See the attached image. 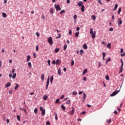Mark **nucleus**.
<instances>
[{
	"mask_svg": "<svg viewBox=\"0 0 125 125\" xmlns=\"http://www.w3.org/2000/svg\"><path fill=\"white\" fill-rule=\"evenodd\" d=\"M41 18H42V19H44L45 18L44 15H42Z\"/></svg>",
	"mask_w": 125,
	"mask_h": 125,
	"instance_id": "nucleus-59",
	"label": "nucleus"
},
{
	"mask_svg": "<svg viewBox=\"0 0 125 125\" xmlns=\"http://www.w3.org/2000/svg\"><path fill=\"white\" fill-rule=\"evenodd\" d=\"M20 109L21 110H23L24 113H25V114H26L27 113V111H26L25 109H23V108H20Z\"/></svg>",
	"mask_w": 125,
	"mask_h": 125,
	"instance_id": "nucleus-39",
	"label": "nucleus"
},
{
	"mask_svg": "<svg viewBox=\"0 0 125 125\" xmlns=\"http://www.w3.org/2000/svg\"><path fill=\"white\" fill-rule=\"evenodd\" d=\"M87 73V69H85L84 71H83V75H85V74H86Z\"/></svg>",
	"mask_w": 125,
	"mask_h": 125,
	"instance_id": "nucleus-25",
	"label": "nucleus"
},
{
	"mask_svg": "<svg viewBox=\"0 0 125 125\" xmlns=\"http://www.w3.org/2000/svg\"><path fill=\"white\" fill-rule=\"evenodd\" d=\"M123 23V21H122L121 19H118V26H120V25H122Z\"/></svg>",
	"mask_w": 125,
	"mask_h": 125,
	"instance_id": "nucleus-8",
	"label": "nucleus"
},
{
	"mask_svg": "<svg viewBox=\"0 0 125 125\" xmlns=\"http://www.w3.org/2000/svg\"><path fill=\"white\" fill-rule=\"evenodd\" d=\"M86 98V94L85 93H83V99L84 100H85V99Z\"/></svg>",
	"mask_w": 125,
	"mask_h": 125,
	"instance_id": "nucleus-16",
	"label": "nucleus"
},
{
	"mask_svg": "<svg viewBox=\"0 0 125 125\" xmlns=\"http://www.w3.org/2000/svg\"><path fill=\"white\" fill-rule=\"evenodd\" d=\"M48 98V97L46 96V95H45L43 96V100H46V99H47Z\"/></svg>",
	"mask_w": 125,
	"mask_h": 125,
	"instance_id": "nucleus-21",
	"label": "nucleus"
},
{
	"mask_svg": "<svg viewBox=\"0 0 125 125\" xmlns=\"http://www.w3.org/2000/svg\"><path fill=\"white\" fill-rule=\"evenodd\" d=\"M41 79L42 81H44V74H42L41 75Z\"/></svg>",
	"mask_w": 125,
	"mask_h": 125,
	"instance_id": "nucleus-20",
	"label": "nucleus"
},
{
	"mask_svg": "<svg viewBox=\"0 0 125 125\" xmlns=\"http://www.w3.org/2000/svg\"><path fill=\"white\" fill-rule=\"evenodd\" d=\"M61 108L62 109V110H66V107H65V106H64V105L63 104L61 105Z\"/></svg>",
	"mask_w": 125,
	"mask_h": 125,
	"instance_id": "nucleus-28",
	"label": "nucleus"
},
{
	"mask_svg": "<svg viewBox=\"0 0 125 125\" xmlns=\"http://www.w3.org/2000/svg\"><path fill=\"white\" fill-rule=\"evenodd\" d=\"M40 109L42 112V116H44L45 115V109H43V107L42 106L40 107Z\"/></svg>",
	"mask_w": 125,
	"mask_h": 125,
	"instance_id": "nucleus-3",
	"label": "nucleus"
},
{
	"mask_svg": "<svg viewBox=\"0 0 125 125\" xmlns=\"http://www.w3.org/2000/svg\"><path fill=\"white\" fill-rule=\"evenodd\" d=\"M58 37H56L57 39H60V38H61V34H60V33L58 34Z\"/></svg>",
	"mask_w": 125,
	"mask_h": 125,
	"instance_id": "nucleus-48",
	"label": "nucleus"
},
{
	"mask_svg": "<svg viewBox=\"0 0 125 125\" xmlns=\"http://www.w3.org/2000/svg\"><path fill=\"white\" fill-rule=\"evenodd\" d=\"M123 67H124V65H121V68H120L119 73H122V72H123Z\"/></svg>",
	"mask_w": 125,
	"mask_h": 125,
	"instance_id": "nucleus-26",
	"label": "nucleus"
},
{
	"mask_svg": "<svg viewBox=\"0 0 125 125\" xmlns=\"http://www.w3.org/2000/svg\"><path fill=\"white\" fill-rule=\"evenodd\" d=\"M83 48L84 49H87V45H86V44H84V45H83Z\"/></svg>",
	"mask_w": 125,
	"mask_h": 125,
	"instance_id": "nucleus-13",
	"label": "nucleus"
},
{
	"mask_svg": "<svg viewBox=\"0 0 125 125\" xmlns=\"http://www.w3.org/2000/svg\"><path fill=\"white\" fill-rule=\"evenodd\" d=\"M111 121H112V119H110L109 120H107V123L109 124V123H111Z\"/></svg>",
	"mask_w": 125,
	"mask_h": 125,
	"instance_id": "nucleus-53",
	"label": "nucleus"
},
{
	"mask_svg": "<svg viewBox=\"0 0 125 125\" xmlns=\"http://www.w3.org/2000/svg\"><path fill=\"white\" fill-rule=\"evenodd\" d=\"M70 102H70L69 100H68V101H67L66 102V104H67V105H68V104H70Z\"/></svg>",
	"mask_w": 125,
	"mask_h": 125,
	"instance_id": "nucleus-54",
	"label": "nucleus"
},
{
	"mask_svg": "<svg viewBox=\"0 0 125 125\" xmlns=\"http://www.w3.org/2000/svg\"><path fill=\"white\" fill-rule=\"evenodd\" d=\"M11 83H7L5 85V87H8V86H10Z\"/></svg>",
	"mask_w": 125,
	"mask_h": 125,
	"instance_id": "nucleus-24",
	"label": "nucleus"
},
{
	"mask_svg": "<svg viewBox=\"0 0 125 125\" xmlns=\"http://www.w3.org/2000/svg\"><path fill=\"white\" fill-rule=\"evenodd\" d=\"M53 12H54L53 9V8H51L50 9V13H51V14H53Z\"/></svg>",
	"mask_w": 125,
	"mask_h": 125,
	"instance_id": "nucleus-35",
	"label": "nucleus"
},
{
	"mask_svg": "<svg viewBox=\"0 0 125 125\" xmlns=\"http://www.w3.org/2000/svg\"><path fill=\"white\" fill-rule=\"evenodd\" d=\"M59 50H60V49H59V48H56L55 49V52H56V53H57V52H58Z\"/></svg>",
	"mask_w": 125,
	"mask_h": 125,
	"instance_id": "nucleus-27",
	"label": "nucleus"
},
{
	"mask_svg": "<svg viewBox=\"0 0 125 125\" xmlns=\"http://www.w3.org/2000/svg\"><path fill=\"white\" fill-rule=\"evenodd\" d=\"M19 86V84H16V86L15 87V90H17V88H18Z\"/></svg>",
	"mask_w": 125,
	"mask_h": 125,
	"instance_id": "nucleus-32",
	"label": "nucleus"
},
{
	"mask_svg": "<svg viewBox=\"0 0 125 125\" xmlns=\"http://www.w3.org/2000/svg\"><path fill=\"white\" fill-rule=\"evenodd\" d=\"M72 94H73V95H77V94H78V93H77V92L74 91L72 92Z\"/></svg>",
	"mask_w": 125,
	"mask_h": 125,
	"instance_id": "nucleus-40",
	"label": "nucleus"
},
{
	"mask_svg": "<svg viewBox=\"0 0 125 125\" xmlns=\"http://www.w3.org/2000/svg\"><path fill=\"white\" fill-rule=\"evenodd\" d=\"M48 42H49V43L51 44V45H52V44H53V41H52V37H49L48 39Z\"/></svg>",
	"mask_w": 125,
	"mask_h": 125,
	"instance_id": "nucleus-5",
	"label": "nucleus"
},
{
	"mask_svg": "<svg viewBox=\"0 0 125 125\" xmlns=\"http://www.w3.org/2000/svg\"><path fill=\"white\" fill-rule=\"evenodd\" d=\"M36 36H37L38 37H40V34L38 32H37Z\"/></svg>",
	"mask_w": 125,
	"mask_h": 125,
	"instance_id": "nucleus-61",
	"label": "nucleus"
},
{
	"mask_svg": "<svg viewBox=\"0 0 125 125\" xmlns=\"http://www.w3.org/2000/svg\"><path fill=\"white\" fill-rule=\"evenodd\" d=\"M13 79H15L16 78V73H14L12 76Z\"/></svg>",
	"mask_w": 125,
	"mask_h": 125,
	"instance_id": "nucleus-37",
	"label": "nucleus"
},
{
	"mask_svg": "<svg viewBox=\"0 0 125 125\" xmlns=\"http://www.w3.org/2000/svg\"><path fill=\"white\" fill-rule=\"evenodd\" d=\"M83 81H86V77H84L83 78Z\"/></svg>",
	"mask_w": 125,
	"mask_h": 125,
	"instance_id": "nucleus-63",
	"label": "nucleus"
},
{
	"mask_svg": "<svg viewBox=\"0 0 125 125\" xmlns=\"http://www.w3.org/2000/svg\"><path fill=\"white\" fill-rule=\"evenodd\" d=\"M79 34H80V32H76V33H75V36H76V37H79Z\"/></svg>",
	"mask_w": 125,
	"mask_h": 125,
	"instance_id": "nucleus-38",
	"label": "nucleus"
},
{
	"mask_svg": "<svg viewBox=\"0 0 125 125\" xmlns=\"http://www.w3.org/2000/svg\"><path fill=\"white\" fill-rule=\"evenodd\" d=\"M58 102H59V99H57L56 100V102H55V103H58Z\"/></svg>",
	"mask_w": 125,
	"mask_h": 125,
	"instance_id": "nucleus-55",
	"label": "nucleus"
},
{
	"mask_svg": "<svg viewBox=\"0 0 125 125\" xmlns=\"http://www.w3.org/2000/svg\"><path fill=\"white\" fill-rule=\"evenodd\" d=\"M105 55H106V53L104 52H103V60H105Z\"/></svg>",
	"mask_w": 125,
	"mask_h": 125,
	"instance_id": "nucleus-17",
	"label": "nucleus"
},
{
	"mask_svg": "<svg viewBox=\"0 0 125 125\" xmlns=\"http://www.w3.org/2000/svg\"><path fill=\"white\" fill-rule=\"evenodd\" d=\"M55 120L57 121L58 120V117H57V113H55Z\"/></svg>",
	"mask_w": 125,
	"mask_h": 125,
	"instance_id": "nucleus-43",
	"label": "nucleus"
},
{
	"mask_svg": "<svg viewBox=\"0 0 125 125\" xmlns=\"http://www.w3.org/2000/svg\"><path fill=\"white\" fill-rule=\"evenodd\" d=\"M64 97V95H62V96L60 97V99H63Z\"/></svg>",
	"mask_w": 125,
	"mask_h": 125,
	"instance_id": "nucleus-51",
	"label": "nucleus"
},
{
	"mask_svg": "<svg viewBox=\"0 0 125 125\" xmlns=\"http://www.w3.org/2000/svg\"><path fill=\"white\" fill-rule=\"evenodd\" d=\"M119 92H120V90L115 91L113 92L110 95V96H111V97H113V96H115V95H117V94H118V93H119Z\"/></svg>",
	"mask_w": 125,
	"mask_h": 125,
	"instance_id": "nucleus-6",
	"label": "nucleus"
},
{
	"mask_svg": "<svg viewBox=\"0 0 125 125\" xmlns=\"http://www.w3.org/2000/svg\"><path fill=\"white\" fill-rule=\"evenodd\" d=\"M46 125H50V122H49V121L46 122Z\"/></svg>",
	"mask_w": 125,
	"mask_h": 125,
	"instance_id": "nucleus-52",
	"label": "nucleus"
},
{
	"mask_svg": "<svg viewBox=\"0 0 125 125\" xmlns=\"http://www.w3.org/2000/svg\"><path fill=\"white\" fill-rule=\"evenodd\" d=\"M70 111L69 112L68 114H69V115H71V116H73V115H74V114H75V108H74V107H72L70 108Z\"/></svg>",
	"mask_w": 125,
	"mask_h": 125,
	"instance_id": "nucleus-2",
	"label": "nucleus"
},
{
	"mask_svg": "<svg viewBox=\"0 0 125 125\" xmlns=\"http://www.w3.org/2000/svg\"><path fill=\"white\" fill-rule=\"evenodd\" d=\"M117 8H118V4H115V7L113 9V11L117 10Z\"/></svg>",
	"mask_w": 125,
	"mask_h": 125,
	"instance_id": "nucleus-15",
	"label": "nucleus"
},
{
	"mask_svg": "<svg viewBox=\"0 0 125 125\" xmlns=\"http://www.w3.org/2000/svg\"><path fill=\"white\" fill-rule=\"evenodd\" d=\"M83 94V91H79V94L80 95H81V94Z\"/></svg>",
	"mask_w": 125,
	"mask_h": 125,
	"instance_id": "nucleus-62",
	"label": "nucleus"
},
{
	"mask_svg": "<svg viewBox=\"0 0 125 125\" xmlns=\"http://www.w3.org/2000/svg\"><path fill=\"white\" fill-rule=\"evenodd\" d=\"M65 12V10H62L60 12V14H63Z\"/></svg>",
	"mask_w": 125,
	"mask_h": 125,
	"instance_id": "nucleus-45",
	"label": "nucleus"
},
{
	"mask_svg": "<svg viewBox=\"0 0 125 125\" xmlns=\"http://www.w3.org/2000/svg\"><path fill=\"white\" fill-rule=\"evenodd\" d=\"M83 50L81 49L80 50V55H81V56H83Z\"/></svg>",
	"mask_w": 125,
	"mask_h": 125,
	"instance_id": "nucleus-18",
	"label": "nucleus"
},
{
	"mask_svg": "<svg viewBox=\"0 0 125 125\" xmlns=\"http://www.w3.org/2000/svg\"><path fill=\"white\" fill-rule=\"evenodd\" d=\"M81 7V10L82 12H84V6H82Z\"/></svg>",
	"mask_w": 125,
	"mask_h": 125,
	"instance_id": "nucleus-23",
	"label": "nucleus"
},
{
	"mask_svg": "<svg viewBox=\"0 0 125 125\" xmlns=\"http://www.w3.org/2000/svg\"><path fill=\"white\" fill-rule=\"evenodd\" d=\"M50 80V78H49V76L48 77L47 82H46V90H47V89L48 88V85H49V81Z\"/></svg>",
	"mask_w": 125,
	"mask_h": 125,
	"instance_id": "nucleus-4",
	"label": "nucleus"
},
{
	"mask_svg": "<svg viewBox=\"0 0 125 125\" xmlns=\"http://www.w3.org/2000/svg\"><path fill=\"white\" fill-rule=\"evenodd\" d=\"M28 65L29 68H32V63H31V62H29L28 63Z\"/></svg>",
	"mask_w": 125,
	"mask_h": 125,
	"instance_id": "nucleus-19",
	"label": "nucleus"
},
{
	"mask_svg": "<svg viewBox=\"0 0 125 125\" xmlns=\"http://www.w3.org/2000/svg\"><path fill=\"white\" fill-rule=\"evenodd\" d=\"M55 8H56L57 11H58V10L60 11V10H61V8H60L59 4L55 5Z\"/></svg>",
	"mask_w": 125,
	"mask_h": 125,
	"instance_id": "nucleus-7",
	"label": "nucleus"
},
{
	"mask_svg": "<svg viewBox=\"0 0 125 125\" xmlns=\"http://www.w3.org/2000/svg\"><path fill=\"white\" fill-rule=\"evenodd\" d=\"M67 44H65L63 46V50H66V49H67Z\"/></svg>",
	"mask_w": 125,
	"mask_h": 125,
	"instance_id": "nucleus-34",
	"label": "nucleus"
},
{
	"mask_svg": "<svg viewBox=\"0 0 125 125\" xmlns=\"http://www.w3.org/2000/svg\"><path fill=\"white\" fill-rule=\"evenodd\" d=\"M33 57L36 58V53H33Z\"/></svg>",
	"mask_w": 125,
	"mask_h": 125,
	"instance_id": "nucleus-57",
	"label": "nucleus"
},
{
	"mask_svg": "<svg viewBox=\"0 0 125 125\" xmlns=\"http://www.w3.org/2000/svg\"><path fill=\"white\" fill-rule=\"evenodd\" d=\"M9 94H12V91L11 90L9 92Z\"/></svg>",
	"mask_w": 125,
	"mask_h": 125,
	"instance_id": "nucleus-64",
	"label": "nucleus"
},
{
	"mask_svg": "<svg viewBox=\"0 0 125 125\" xmlns=\"http://www.w3.org/2000/svg\"><path fill=\"white\" fill-rule=\"evenodd\" d=\"M58 74L59 75V76L61 75V69L60 68V67L58 70Z\"/></svg>",
	"mask_w": 125,
	"mask_h": 125,
	"instance_id": "nucleus-11",
	"label": "nucleus"
},
{
	"mask_svg": "<svg viewBox=\"0 0 125 125\" xmlns=\"http://www.w3.org/2000/svg\"><path fill=\"white\" fill-rule=\"evenodd\" d=\"M73 18L74 20H77V18H78V16H77V15H74L73 16Z\"/></svg>",
	"mask_w": 125,
	"mask_h": 125,
	"instance_id": "nucleus-36",
	"label": "nucleus"
},
{
	"mask_svg": "<svg viewBox=\"0 0 125 125\" xmlns=\"http://www.w3.org/2000/svg\"><path fill=\"white\" fill-rule=\"evenodd\" d=\"M14 72H15V69H13L12 70V73L14 74Z\"/></svg>",
	"mask_w": 125,
	"mask_h": 125,
	"instance_id": "nucleus-56",
	"label": "nucleus"
},
{
	"mask_svg": "<svg viewBox=\"0 0 125 125\" xmlns=\"http://www.w3.org/2000/svg\"><path fill=\"white\" fill-rule=\"evenodd\" d=\"M34 113H35V114H37V113H38V109L37 108L34 109Z\"/></svg>",
	"mask_w": 125,
	"mask_h": 125,
	"instance_id": "nucleus-41",
	"label": "nucleus"
},
{
	"mask_svg": "<svg viewBox=\"0 0 125 125\" xmlns=\"http://www.w3.org/2000/svg\"><path fill=\"white\" fill-rule=\"evenodd\" d=\"M109 31H110V32H113V31H114V28H110L109 29Z\"/></svg>",
	"mask_w": 125,
	"mask_h": 125,
	"instance_id": "nucleus-49",
	"label": "nucleus"
},
{
	"mask_svg": "<svg viewBox=\"0 0 125 125\" xmlns=\"http://www.w3.org/2000/svg\"><path fill=\"white\" fill-rule=\"evenodd\" d=\"M98 2L99 3H100V4H102V3L101 2V1H100V0H98Z\"/></svg>",
	"mask_w": 125,
	"mask_h": 125,
	"instance_id": "nucleus-58",
	"label": "nucleus"
},
{
	"mask_svg": "<svg viewBox=\"0 0 125 125\" xmlns=\"http://www.w3.org/2000/svg\"><path fill=\"white\" fill-rule=\"evenodd\" d=\"M52 82H53V76H52L50 77V83H52Z\"/></svg>",
	"mask_w": 125,
	"mask_h": 125,
	"instance_id": "nucleus-29",
	"label": "nucleus"
},
{
	"mask_svg": "<svg viewBox=\"0 0 125 125\" xmlns=\"http://www.w3.org/2000/svg\"><path fill=\"white\" fill-rule=\"evenodd\" d=\"M69 35H72V30L69 31Z\"/></svg>",
	"mask_w": 125,
	"mask_h": 125,
	"instance_id": "nucleus-60",
	"label": "nucleus"
},
{
	"mask_svg": "<svg viewBox=\"0 0 125 125\" xmlns=\"http://www.w3.org/2000/svg\"><path fill=\"white\" fill-rule=\"evenodd\" d=\"M90 35H92V38L94 39V38H95V35H96V32L94 31L93 33V29L92 28H90Z\"/></svg>",
	"mask_w": 125,
	"mask_h": 125,
	"instance_id": "nucleus-1",
	"label": "nucleus"
},
{
	"mask_svg": "<svg viewBox=\"0 0 125 125\" xmlns=\"http://www.w3.org/2000/svg\"><path fill=\"white\" fill-rule=\"evenodd\" d=\"M30 59H31V56L28 55L27 56V62H29Z\"/></svg>",
	"mask_w": 125,
	"mask_h": 125,
	"instance_id": "nucleus-14",
	"label": "nucleus"
},
{
	"mask_svg": "<svg viewBox=\"0 0 125 125\" xmlns=\"http://www.w3.org/2000/svg\"><path fill=\"white\" fill-rule=\"evenodd\" d=\"M121 62L122 63L121 66H124V62L123 61V59L121 60Z\"/></svg>",
	"mask_w": 125,
	"mask_h": 125,
	"instance_id": "nucleus-46",
	"label": "nucleus"
},
{
	"mask_svg": "<svg viewBox=\"0 0 125 125\" xmlns=\"http://www.w3.org/2000/svg\"><path fill=\"white\" fill-rule=\"evenodd\" d=\"M61 61L60 60L58 59L56 61L55 64L56 65H58L59 64H61Z\"/></svg>",
	"mask_w": 125,
	"mask_h": 125,
	"instance_id": "nucleus-9",
	"label": "nucleus"
},
{
	"mask_svg": "<svg viewBox=\"0 0 125 125\" xmlns=\"http://www.w3.org/2000/svg\"><path fill=\"white\" fill-rule=\"evenodd\" d=\"M17 120L19 121H20V115H18L17 116Z\"/></svg>",
	"mask_w": 125,
	"mask_h": 125,
	"instance_id": "nucleus-47",
	"label": "nucleus"
},
{
	"mask_svg": "<svg viewBox=\"0 0 125 125\" xmlns=\"http://www.w3.org/2000/svg\"><path fill=\"white\" fill-rule=\"evenodd\" d=\"M78 6L81 7V6H83V3L81 1H80L78 2Z\"/></svg>",
	"mask_w": 125,
	"mask_h": 125,
	"instance_id": "nucleus-10",
	"label": "nucleus"
},
{
	"mask_svg": "<svg viewBox=\"0 0 125 125\" xmlns=\"http://www.w3.org/2000/svg\"><path fill=\"white\" fill-rule=\"evenodd\" d=\"M121 11H122V8L120 7L118 9V14H120V13H121Z\"/></svg>",
	"mask_w": 125,
	"mask_h": 125,
	"instance_id": "nucleus-31",
	"label": "nucleus"
},
{
	"mask_svg": "<svg viewBox=\"0 0 125 125\" xmlns=\"http://www.w3.org/2000/svg\"><path fill=\"white\" fill-rule=\"evenodd\" d=\"M91 18L93 20H95V19H96V17L95 15H92Z\"/></svg>",
	"mask_w": 125,
	"mask_h": 125,
	"instance_id": "nucleus-30",
	"label": "nucleus"
},
{
	"mask_svg": "<svg viewBox=\"0 0 125 125\" xmlns=\"http://www.w3.org/2000/svg\"><path fill=\"white\" fill-rule=\"evenodd\" d=\"M36 51H39V46L38 45H36Z\"/></svg>",
	"mask_w": 125,
	"mask_h": 125,
	"instance_id": "nucleus-44",
	"label": "nucleus"
},
{
	"mask_svg": "<svg viewBox=\"0 0 125 125\" xmlns=\"http://www.w3.org/2000/svg\"><path fill=\"white\" fill-rule=\"evenodd\" d=\"M74 64H75V62L74 61V60H72L71 61V66H74Z\"/></svg>",
	"mask_w": 125,
	"mask_h": 125,
	"instance_id": "nucleus-42",
	"label": "nucleus"
},
{
	"mask_svg": "<svg viewBox=\"0 0 125 125\" xmlns=\"http://www.w3.org/2000/svg\"><path fill=\"white\" fill-rule=\"evenodd\" d=\"M2 15L4 18H6V17H7V15L5 13H2Z\"/></svg>",
	"mask_w": 125,
	"mask_h": 125,
	"instance_id": "nucleus-12",
	"label": "nucleus"
},
{
	"mask_svg": "<svg viewBox=\"0 0 125 125\" xmlns=\"http://www.w3.org/2000/svg\"><path fill=\"white\" fill-rule=\"evenodd\" d=\"M47 63H48L49 66H50V60H48L47 61Z\"/></svg>",
	"mask_w": 125,
	"mask_h": 125,
	"instance_id": "nucleus-50",
	"label": "nucleus"
},
{
	"mask_svg": "<svg viewBox=\"0 0 125 125\" xmlns=\"http://www.w3.org/2000/svg\"><path fill=\"white\" fill-rule=\"evenodd\" d=\"M105 80H106V81H110V77H109L108 75L105 76Z\"/></svg>",
	"mask_w": 125,
	"mask_h": 125,
	"instance_id": "nucleus-22",
	"label": "nucleus"
},
{
	"mask_svg": "<svg viewBox=\"0 0 125 125\" xmlns=\"http://www.w3.org/2000/svg\"><path fill=\"white\" fill-rule=\"evenodd\" d=\"M107 48H110V49H111V43H108L107 44Z\"/></svg>",
	"mask_w": 125,
	"mask_h": 125,
	"instance_id": "nucleus-33",
	"label": "nucleus"
}]
</instances>
